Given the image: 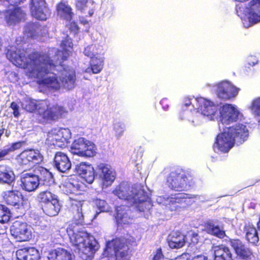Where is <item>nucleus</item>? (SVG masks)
I'll list each match as a JSON object with an SVG mask.
<instances>
[{
	"label": "nucleus",
	"instance_id": "nucleus-47",
	"mask_svg": "<svg viewBox=\"0 0 260 260\" xmlns=\"http://www.w3.org/2000/svg\"><path fill=\"white\" fill-rule=\"evenodd\" d=\"M11 219L9 209L5 205L0 204V222L6 223Z\"/></svg>",
	"mask_w": 260,
	"mask_h": 260
},
{
	"label": "nucleus",
	"instance_id": "nucleus-30",
	"mask_svg": "<svg viewBox=\"0 0 260 260\" xmlns=\"http://www.w3.org/2000/svg\"><path fill=\"white\" fill-rule=\"evenodd\" d=\"M115 194L119 199L124 200H132L134 197L129 185L126 182H122L115 189Z\"/></svg>",
	"mask_w": 260,
	"mask_h": 260
},
{
	"label": "nucleus",
	"instance_id": "nucleus-49",
	"mask_svg": "<svg viewBox=\"0 0 260 260\" xmlns=\"http://www.w3.org/2000/svg\"><path fill=\"white\" fill-rule=\"evenodd\" d=\"M95 47L93 45H88L84 48V54L91 59L96 57V53L95 52Z\"/></svg>",
	"mask_w": 260,
	"mask_h": 260
},
{
	"label": "nucleus",
	"instance_id": "nucleus-41",
	"mask_svg": "<svg viewBox=\"0 0 260 260\" xmlns=\"http://www.w3.org/2000/svg\"><path fill=\"white\" fill-rule=\"evenodd\" d=\"M40 82L45 86L55 90L59 89L61 86V83L58 81L56 74H54V76L52 77H47L42 78Z\"/></svg>",
	"mask_w": 260,
	"mask_h": 260
},
{
	"label": "nucleus",
	"instance_id": "nucleus-54",
	"mask_svg": "<svg viewBox=\"0 0 260 260\" xmlns=\"http://www.w3.org/2000/svg\"><path fill=\"white\" fill-rule=\"evenodd\" d=\"M165 257L160 247L157 248L153 256L152 260H165Z\"/></svg>",
	"mask_w": 260,
	"mask_h": 260
},
{
	"label": "nucleus",
	"instance_id": "nucleus-55",
	"mask_svg": "<svg viewBox=\"0 0 260 260\" xmlns=\"http://www.w3.org/2000/svg\"><path fill=\"white\" fill-rule=\"evenodd\" d=\"M96 205L101 212L108 211V208H107V204L105 201L102 200H98L96 202Z\"/></svg>",
	"mask_w": 260,
	"mask_h": 260
},
{
	"label": "nucleus",
	"instance_id": "nucleus-15",
	"mask_svg": "<svg viewBox=\"0 0 260 260\" xmlns=\"http://www.w3.org/2000/svg\"><path fill=\"white\" fill-rule=\"evenodd\" d=\"M219 111L220 114L219 126L220 129L221 128L220 124L222 125L224 124H230L236 122L238 119L239 112L231 104L223 105Z\"/></svg>",
	"mask_w": 260,
	"mask_h": 260
},
{
	"label": "nucleus",
	"instance_id": "nucleus-10",
	"mask_svg": "<svg viewBox=\"0 0 260 260\" xmlns=\"http://www.w3.org/2000/svg\"><path fill=\"white\" fill-rule=\"evenodd\" d=\"M30 11L31 16L37 20H46L51 12L46 0H30Z\"/></svg>",
	"mask_w": 260,
	"mask_h": 260
},
{
	"label": "nucleus",
	"instance_id": "nucleus-26",
	"mask_svg": "<svg viewBox=\"0 0 260 260\" xmlns=\"http://www.w3.org/2000/svg\"><path fill=\"white\" fill-rule=\"evenodd\" d=\"M85 187L84 184L77 177L71 178L64 185V191L68 194H80Z\"/></svg>",
	"mask_w": 260,
	"mask_h": 260
},
{
	"label": "nucleus",
	"instance_id": "nucleus-19",
	"mask_svg": "<svg viewBox=\"0 0 260 260\" xmlns=\"http://www.w3.org/2000/svg\"><path fill=\"white\" fill-rule=\"evenodd\" d=\"M59 80L61 84L65 88L70 90L75 86L76 75L73 69L63 68L61 71Z\"/></svg>",
	"mask_w": 260,
	"mask_h": 260
},
{
	"label": "nucleus",
	"instance_id": "nucleus-61",
	"mask_svg": "<svg viewBox=\"0 0 260 260\" xmlns=\"http://www.w3.org/2000/svg\"><path fill=\"white\" fill-rule=\"evenodd\" d=\"M184 105L186 107H188L191 105V102L189 100H188L186 103H185Z\"/></svg>",
	"mask_w": 260,
	"mask_h": 260
},
{
	"label": "nucleus",
	"instance_id": "nucleus-52",
	"mask_svg": "<svg viewBox=\"0 0 260 260\" xmlns=\"http://www.w3.org/2000/svg\"><path fill=\"white\" fill-rule=\"evenodd\" d=\"M190 237V244H196L199 242V235L194 231H191L188 232Z\"/></svg>",
	"mask_w": 260,
	"mask_h": 260
},
{
	"label": "nucleus",
	"instance_id": "nucleus-63",
	"mask_svg": "<svg viewBox=\"0 0 260 260\" xmlns=\"http://www.w3.org/2000/svg\"><path fill=\"white\" fill-rule=\"evenodd\" d=\"M259 124H260V121H259Z\"/></svg>",
	"mask_w": 260,
	"mask_h": 260
},
{
	"label": "nucleus",
	"instance_id": "nucleus-35",
	"mask_svg": "<svg viewBox=\"0 0 260 260\" xmlns=\"http://www.w3.org/2000/svg\"><path fill=\"white\" fill-rule=\"evenodd\" d=\"M87 142H89V140L83 137L75 140L71 147L72 153L79 156H80L81 154H85L86 153L83 149L87 145Z\"/></svg>",
	"mask_w": 260,
	"mask_h": 260
},
{
	"label": "nucleus",
	"instance_id": "nucleus-23",
	"mask_svg": "<svg viewBox=\"0 0 260 260\" xmlns=\"http://www.w3.org/2000/svg\"><path fill=\"white\" fill-rule=\"evenodd\" d=\"M237 93L236 88L229 82H222L217 86V95L222 99H230Z\"/></svg>",
	"mask_w": 260,
	"mask_h": 260
},
{
	"label": "nucleus",
	"instance_id": "nucleus-24",
	"mask_svg": "<svg viewBox=\"0 0 260 260\" xmlns=\"http://www.w3.org/2000/svg\"><path fill=\"white\" fill-rule=\"evenodd\" d=\"M97 169L101 172L102 188H106L111 186L114 181V176L109 166L101 163L98 166Z\"/></svg>",
	"mask_w": 260,
	"mask_h": 260
},
{
	"label": "nucleus",
	"instance_id": "nucleus-4",
	"mask_svg": "<svg viewBox=\"0 0 260 260\" xmlns=\"http://www.w3.org/2000/svg\"><path fill=\"white\" fill-rule=\"evenodd\" d=\"M74 225L71 224L67 229L70 242L78 250V253L84 260L90 259L99 249L98 241L90 234L84 231L75 232Z\"/></svg>",
	"mask_w": 260,
	"mask_h": 260
},
{
	"label": "nucleus",
	"instance_id": "nucleus-40",
	"mask_svg": "<svg viewBox=\"0 0 260 260\" xmlns=\"http://www.w3.org/2000/svg\"><path fill=\"white\" fill-rule=\"evenodd\" d=\"M40 26L38 22H28L25 26L24 33L27 37L35 39L41 30Z\"/></svg>",
	"mask_w": 260,
	"mask_h": 260
},
{
	"label": "nucleus",
	"instance_id": "nucleus-7",
	"mask_svg": "<svg viewBox=\"0 0 260 260\" xmlns=\"http://www.w3.org/2000/svg\"><path fill=\"white\" fill-rule=\"evenodd\" d=\"M3 199L8 206L21 214H24L26 211L27 199L23 193L18 189L6 190L3 193Z\"/></svg>",
	"mask_w": 260,
	"mask_h": 260
},
{
	"label": "nucleus",
	"instance_id": "nucleus-28",
	"mask_svg": "<svg viewBox=\"0 0 260 260\" xmlns=\"http://www.w3.org/2000/svg\"><path fill=\"white\" fill-rule=\"evenodd\" d=\"M257 229L251 223H246L243 227L246 240L248 243L257 245L259 242V236Z\"/></svg>",
	"mask_w": 260,
	"mask_h": 260
},
{
	"label": "nucleus",
	"instance_id": "nucleus-51",
	"mask_svg": "<svg viewBox=\"0 0 260 260\" xmlns=\"http://www.w3.org/2000/svg\"><path fill=\"white\" fill-rule=\"evenodd\" d=\"M24 144L23 141H17L11 144L10 146L7 148V150L9 153L11 152L14 151L16 150L19 149Z\"/></svg>",
	"mask_w": 260,
	"mask_h": 260
},
{
	"label": "nucleus",
	"instance_id": "nucleus-39",
	"mask_svg": "<svg viewBox=\"0 0 260 260\" xmlns=\"http://www.w3.org/2000/svg\"><path fill=\"white\" fill-rule=\"evenodd\" d=\"M88 0H76L75 8L77 11H79L81 13H85L87 9H88V16L92 17L94 13L95 9L92 4V7L88 6Z\"/></svg>",
	"mask_w": 260,
	"mask_h": 260
},
{
	"label": "nucleus",
	"instance_id": "nucleus-42",
	"mask_svg": "<svg viewBox=\"0 0 260 260\" xmlns=\"http://www.w3.org/2000/svg\"><path fill=\"white\" fill-rule=\"evenodd\" d=\"M38 199L41 206L53 201L57 199L56 196L50 190H46L40 191L38 195Z\"/></svg>",
	"mask_w": 260,
	"mask_h": 260
},
{
	"label": "nucleus",
	"instance_id": "nucleus-5",
	"mask_svg": "<svg viewBox=\"0 0 260 260\" xmlns=\"http://www.w3.org/2000/svg\"><path fill=\"white\" fill-rule=\"evenodd\" d=\"M194 184V178L191 172L180 168L172 171L166 178V185L175 191H187Z\"/></svg>",
	"mask_w": 260,
	"mask_h": 260
},
{
	"label": "nucleus",
	"instance_id": "nucleus-16",
	"mask_svg": "<svg viewBox=\"0 0 260 260\" xmlns=\"http://www.w3.org/2000/svg\"><path fill=\"white\" fill-rule=\"evenodd\" d=\"M198 109L202 115L209 117L211 120H214L218 118L219 116L218 105L204 98L198 101Z\"/></svg>",
	"mask_w": 260,
	"mask_h": 260
},
{
	"label": "nucleus",
	"instance_id": "nucleus-2",
	"mask_svg": "<svg viewBox=\"0 0 260 260\" xmlns=\"http://www.w3.org/2000/svg\"><path fill=\"white\" fill-rule=\"evenodd\" d=\"M249 137V131L243 124H236L229 127H223V131L215 138L213 148L214 151L223 153H228L236 144L241 145Z\"/></svg>",
	"mask_w": 260,
	"mask_h": 260
},
{
	"label": "nucleus",
	"instance_id": "nucleus-22",
	"mask_svg": "<svg viewBox=\"0 0 260 260\" xmlns=\"http://www.w3.org/2000/svg\"><path fill=\"white\" fill-rule=\"evenodd\" d=\"M186 242V236L179 231H172L168 240L169 246L172 249H179L183 247Z\"/></svg>",
	"mask_w": 260,
	"mask_h": 260
},
{
	"label": "nucleus",
	"instance_id": "nucleus-62",
	"mask_svg": "<svg viewBox=\"0 0 260 260\" xmlns=\"http://www.w3.org/2000/svg\"><path fill=\"white\" fill-rule=\"evenodd\" d=\"M164 102V100H162V101L160 102V103H161V104H162Z\"/></svg>",
	"mask_w": 260,
	"mask_h": 260
},
{
	"label": "nucleus",
	"instance_id": "nucleus-50",
	"mask_svg": "<svg viewBox=\"0 0 260 260\" xmlns=\"http://www.w3.org/2000/svg\"><path fill=\"white\" fill-rule=\"evenodd\" d=\"M251 109L257 115L260 116V98L255 99L252 101Z\"/></svg>",
	"mask_w": 260,
	"mask_h": 260
},
{
	"label": "nucleus",
	"instance_id": "nucleus-32",
	"mask_svg": "<svg viewBox=\"0 0 260 260\" xmlns=\"http://www.w3.org/2000/svg\"><path fill=\"white\" fill-rule=\"evenodd\" d=\"M83 205V202L82 201H77L76 200H73L72 202V207L73 210L76 211V213L74 214L72 223L76 225H83L84 222V216L82 212V207Z\"/></svg>",
	"mask_w": 260,
	"mask_h": 260
},
{
	"label": "nucleus",
	"instance_id": "nucleus-18",
	"mask_svg": "<svg viewBox=\"0 0 260 260\" xmlns=\"http://www.w3.org/2000/svg\"><path fill=\"white\" fill-rule=\"evenodd\" d=\"M26 13L20 7H15L5 12V18L9 25H15L25 19Z\"/></svg>",
	"mask_w": 260,
	"mask_h": 260
},
{
	"label": "nucleus",
	"instance_id": "nucleus-12",
	"mask_svg": "<svg viewBox=\"0 0 260 260\" xmlns=\"http://www.w3.org/2000/svg\"><path fill=\"white\" fill-rule=\"evenodd\" d=\"M130 241L123 237L115 238V260H131Z\"/></svg>",
	"mask_w": 260,
	"mask_h": 260
},
{
	"label": "nucleus",
	"instance_id": "nucleus-43",
	"mask_svg": "<svg viewBox=\"0 0 260 260\" xmlns=\"http://www.w3.org/2000/svg\"><path fill=\"white\" fill-rule=\"evenodd\" d=\"M40 181L42 185L46 186H50L54 183L52 174L46 169L42 170L39 177Z\"/></svg>",
	"mask_w": 260,
	"mask_h": 260
},
{
	"label": "nucleus",
	"instance_id": "nucleus-8",
	"mask_svg": "<svg viewBox=\"0 0 260 260\" xmlns=\"http://www.w3.org/2000/svg\"><path fill=\"white\" fill-rule=\"evenodd\" d=\"M199 196L185 192L176 193L168 198L167 206L170 210L178 211L194 203Z\"/></svg>",
	"mask_w": 260,
	"mask_h": 260
},
{
	"label": "nucleus",
	"instance_id": "nucleus-9",
	"mask_svg": "<svg viewBox=\"0 0 260 260\" xmlns=\"http://www.w3.org/2000/svg\"><path fill=\"white\" fill-rule=\"evenodd\" d=\"M71 137V133L68 128H54L48 133L46 140L49 145L62 147L69 142Z\"/></svg>",
	"mask_w": 260,
	"mask_h": 260
},
{
	"label": "nucleus",
	"instance_id": "nucleus-29",
	"mask_svg": "<svg viewBox=\"0 0 260 260\" xmlns=\"http://www.w3.org/2000/svg\"><path fill=\"white\" fill-rule=\"evenodd\" d=\"M47 258L48 260H72V256L68 250L57 247L49 251Z\"/></svg>",
	"mask_w": 260,
	"mask_h": 260
},
{
	"label": "nucleus",
	"instance_id": "nucleus-25",
	"mask_svg": "<svg viewBox=\"0 0 260 260\" xmlns=\"http://www.w3.org/2000/svg\"><path fill=\"white\" fill-rule=\"evenodd\" d=\"M214 260H233V254L229 247L219 244L213 248Z\"/></svg>",
	"mask_w": 260,
	"mask_h": 260
},
{
	"label": "nucleus",
	"instance_id": "nucleus-6",
	"mask_svg": "<svg viewBox=\"0 0 260 260\" xmlns=\"http://www.w3.org/2000/svg\"><path fill=\"white\" fill-rule=\"evenodd\" d=\"M236 5V11L245 27L248 28L260 22V0H251L245 8Z\"/></svg>",
	"mask_w": 260,
	"mask_h": 260
},
{
	"label": "nucleus",
	"instance_id": "nucleus-53",
	"mask_svg": "<svg viewBox=\"0 0 260 260\" xmlns=\"http://www.w3.org/2000/svg\"><path fill=\"white\" fill-rule=\"evenodd\" d=\"M124 131V126L123 123H119L115 125V134L116 137H120L121 135H122Z\"/></svg>",
	"mask_w": 260,
	"mask_h": 260
},
{
	"label": "nucleus",
	"instance_id": "nucleus-1",
	"mask_svg": "<svg viewBox=\"0 0 260 260\" xmlns=\"http://www.w3.org/2000/svg\"><path fill=\"white\" fill-rule=\"evenodd\" d=\"M6 55L14 65L25 70L26 75L29 77L39 78L56 70L54 61L47 53L41 51L28 53L26 48L11 47Z\"/></svg>",
	"mask_w": 260,
	"mask_h": 260
},
{
	"label": "nucleus",
	"instance_id": "nucleus-45",
	"mask_svg": "<svg viewBox=\"0 0 260 260\" xmlns=\"http://www.w3.org/2000/svg\"><path fill=\"white\" fill-rule=\"evenodd\" d=\"M114 251V239L106 242L105 247L103 252V255L107 258V260H113Z\"/></svg>",
	"mask_w": 260,
	"mask_h": 260
},
{
	"label": "nucleus",
	"instance_id": "nucleus-17",
	"mask_svg": "<svg viewBox=\"0 0 260 260\" xmlns=\"http://www.w3.org/2000/svg\"><path fill=\"white\" fill-rule=\"evenodd\" d=\"M20 186L23 190L31 192L39 187L40 179L34 172H23L20 176Z\"/></svg>",
	"mask_w": 260,
	"mask_h": 260
},
{
	"label": "nucleus",
	"instance_id": "nucleus-3",
	"mask_svg": "<svg viewBox=\"0 0 260 260\" xmlns=\"http://www.w3.org/2000/svg\"><path fill=\"white\" fill-rule=\"evenodd\" d=\"M21 105L22 108L28 112L38 111L42 120L46 123L58 121L64 118L68 113L66 107L57 104L50 106L45 101L26 99Z\"/></svg>",
	"mask_w": 260,
	"mask_h": 260
},
{
	"label": "nucleus",
	"instance_id": "nucleus-31",
	"mask_svg": "<svg viewBox=\"0 0 260 260\" xmlns=\"http://www.w3.org/2000/svg\"><path fill=\"white\" fill-rule=\"evenodd\" d=\"M206 232L210 235L219 239H223L226 237L225 231L222 225H215L213 222L207 221L204 224Z\"/></svg>",
	"mask_w": 260,
	"mask_h": 260
},
{
	"label": "nucleus",
	"instance_id": "nucleus-11",
	"mask_svg": "<svg viewBox=\"0 0 260 260\" xmlns=\"http://www.w3.org/2000/svg\"><path fill=\"white\" fill-rule=\"evenodd\" d=\"M42 159V156L37 150L27 149L16 156L17 164L21 166H32L38 164Z\"/></svg>",
	"mask_w": 260,
	"mask_h": 260
},
{
	"label": "nucleus",
	"instance_id": "nucleus-59",
	"mask_svg": "<svg viewBox=\"0 0 260 260\" xmlns=\"http://www.w3.org/2000/svg\"><path fill=\"white\" fill-rule=\"evenodd\" d=\"M208 257L204 255H198L193 257L191 260H207Z\"/></svg>",
	"mask_w": 260,
	"mask_h": 260
},
{
	"label": "nucleus",
	"instance_id": "nucleus-60",
	"mask_svg": "<svg viewBox=\"0 0 260 260\" xmlns=\"http://www.w3.org/2000/svg\"><path fill=\"white\" fill-rule=\"evenodd\" d=\"M79 22L83 25L89 24V21L87 20L84 17L81 16L79 17Z\"/></svg>",
	"mask_w": 260,
	"mask_h": 260
},
{
	"label": "nucleus",
	"instance_id": "nucleus-33",
	"mask_svg": "<svg viewBox=\"0 0 260 260\" xmlns=\"http://www.w3.org/2000/svg\"><path fill=\"white\" fill-rule=\"evenodd\" d=\"M56 10L58 15L63 19L70 21L73 17L74 13L72 8L64 2H60L56 5Z\"/></svg>",
	"mask_w": 260,
	"mask_h": 260
},
{
	"label": "nucleus",
	"instance_id": "nucleus-57",
	"mask_svg": "<svg viewBox=\"0 0 260 260\" xmlns=\"http://www.w3.org/2000/svg\"><path fill=\"white\" fill-rule=\"evenodd\" d=\"M69 28L70 30L73 32L75 34H77L78 32L79 29L77 23L75 21H72L70 23Z\"/></svg>",
	"mask_w": 260,
	"mask_h": 260
},
{
	"label": "nucleus",
	"instance_id": "nucleus-27",
	"mask_svg": "<svg viewBox=\"0 0 260 260\" xmlns=\"http://www.w3.org/2000/svg\"><path fill=\"white\" fill-rule=\"evenodd\" d=\"M16 256L19 260H39L40 257L39 251L35 247L18 249Z\"/></svg>",
	"mask_w": 260,
	"mask_h": 260
},
{
	"label": "nucleus",
	"instance_id": "nucleus-37",
	"mask_svg": "<svg viewBox=\"0 0 260 260\" xmlns=\"http://www.w3.org/2000/svg\"><path fill=\"white\" fill-rule=\"evenodd\" d=\"M42 209L44 213L50 216H54L58 214L60 209L59 201L54 200L50 203L42 205Z\"/></svg>",
	"mask_w": 260,
	"mask_h": 260
},
{
	"label": "nucleus",
	"instance_id": "nucleus-36",
	"mask_svg": "<svg viewBox=\"0 0 260 260\" xmlns=\"http://www.w3.org/2000/svg\"><path fill=\"white\" fill-rule=\"evenodd\" d=\"M60 47L62 48V57L61 59L62 61L66 60L72 52L73 47V44L72 40L69 37L68 35H67L60 43Z\"/></svg>",
	"mask_w": 260,
	"mask_h": 260
},
{
	"label": "nucleus",
	"instance_id": "nucleus-58",
	"mask_svg": "<svg viewBox=\"0 0 260 260\" xmlns=\"http://www.w3.org/2000/svg\"><path fill=\"white\" fill-rule=\"evenodd\" d=\"M9 153L6 148L0 150V161L4 159V157Z\"/></svg>",
	"mask_w": 260,
	"mask_h": 260
},
{
	"label": "nucleus",
	"instance_id": "nucleus-21",
	"mask_svg": "<svg viewBox=\"0 0 260 260\" xmlns=\"http://www.w3.org/2000/svg\"><path fill=\"white\" fill-rule=\"evenodd\" d=\"M53 162L55 167L60 172H65L71 167V162L69 157L61 151L55 153Z\"/></svg>",
	"mask_w": 260,
	"mask_h": 260
},
{
	"label": "nucleus",
	"instance_id": "nucleus-44",
	"mask_svg": "<svg viewBox=\"0 0 260 260\" xmlns=\"http://www.w3.org/2000/svg\"><path fill=\"white\" fill-rule=\"evenodd\" d=\"M103 66V60L101 57H96L91 59L90 66L92 72L93 74L100 73Z\"/></svg>",
	"mask_w": 260,
	"mask_h": 260
},
{
	"label": "nucleus",
	"instance_id": "nucleus-14",
	"mask_svg": "<svg viewBox=\"0 0 260 260\" xmlns=\"http://www.w3.org/2000/svg\"><path fill=\"white\" fill-rule=\"evenodd\" d=\"M228 241L238 258L241 260H252L254 258V256L251 249L246 246L241 240L229 238Z\"/></svg>",
	"mask_w": 260,
	"mask_h": 260
},
{
	"label": "nucleus",
	"instance_id": "nucleus-64",
	"mask_svg": "<svg viewBox=\"0 0 260 260\" xmlns=\"http://www.w3.org/2000/svg\"><path fill=\"white\" fill-rule=\"evenodd\" d=\"M8 1H9V0H7Z\"/></svg>",
	"mask_w": 260,
	"mask_h": 260
},
{
	"label": "nucleus",
	"instance_id": "nucleus-13",
	"mask_svg": "<svg viewBox=\"0 0 260 260\" xmlns=\"http://www.w3.org/2000/svg\"><path fill=\"white\" fill-rule=\"evenodd\" d=\"M12 236L19 242L29 241L31 238V232L26 222L15 221L10 229Z\"/></svg>",
	"mask_w": 260,
	"mask_h": 260
},
{
	"label": "nucleus",
	"instance_id": "nucleus-56",
	"mask_svg": "<svg viewBox=\"0 0 260 260\" xmlns=\"http://www.w3.org/2000/svg\"><path fill=\"white\" fill-rule=\"evenodd\" d=\"M10 108L13 110V114L14 117L16 118L19 117L20 113L19 111V107L18 104L16 102H12L10 104Z\"/></svg>",
	"mask_w": 260,
	"mask_h": 260
},
{
	"label": "nucleus",
	"instance_id": "nucleus-46",
	"mask_svg": "<svg viewBox=\"0 0 260 260\" xmlns=\"http://www.w3.org/2000/svg\"><path fill=\"white\" fill-rule=\"evenodd\" d=\"M87 145H86L83 149L86 153L85 154H81V157H91L94 156L96 154V149L95 145L90 141H89V142H87Z\"/></svg>",
	"mask_w": 260,
	"mask_h": 260
},
{
	"label": "nucleus",
	"instance_id": "nucleus-34",
	"mask_svg": "<svg viewBox=\"0 0 260 260\" xmlns=\"http://www.w3.org/2000/svg\"><path fill=\"white\" fill-rule=\"evenodd\" d=\"M15 180V175L12 170L8 166L0 165V181L8 184Z\"/></svg>",
	"mask_w": 260,
	"mask_h": 260
},
{
	"label": "nucleus",
	"instance_id": "nucleus-38",
	"mask_svg": "<svg viewBox=\"0 0 260 260\" xmlns=\"http://www.w3.org/2000/svg\"><path fill=\"white\" fill-rule=\"evenodd\" d=\"M126 207L123 205L117 206L116 208V215L115 218L118 224H125L128 223L129 217L126 212Z\"/></svg>",
	"mask_w": 260,
	"mask_h": 260
},
{
	"label": "nucleus",
	"instance_id": "nucleus-48",
	"mask_svg": "<svg viewBox=\"0 0 260 260\" xmlns=\"http://www.w3.org/2000/svg\"><path fill=\"white\" fill-rule=\"evenodd\" d=\"M133 200H134L133 202L134 204H136V208L140 212H145L146 210H148L151 206L150 202L146 199L139 200L138 201H136L135 199Z\"/></svg>",
	"mask_w": 260,
	"mask_h": 260
},
{
	"label": "nucleus",
	"instance_id": "nucleus-20",
	"mask_svg": "<svg viewBox=\"0 0 260 260\" xmlns=\"http://www.w3.org/2000/svg\"><path fill=\"white\" fill-rule=\"evenodd\" d=\"M78 174L87 183L91 184L94 180L95 172L92 166L87 162H81L76 167Z\"/></svg>",
	"mask_w": 260,
	"mask_h": 260
}]
</instances>
